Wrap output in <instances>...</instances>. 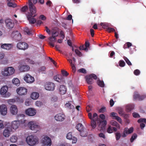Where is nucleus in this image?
Segmentation results:
<instances>
[{
  "label": "nucleus",
  "mask_w": 146,
  "mask_h": 146,
  "mask_svg": "<svg viewBox=\"0 0 146 146\" xmlns=\"http://www.w3.org/2000/svg\"><path fill=\"white\" fill-rule=\"evenodd\" d=\"M88 118L91 119V125L92 128H95L96 126V121L98 119V114L96 113L93 114L92 116V114L91 113H88Z\"/></svg>",
  "instance_id": "obj_1"
},
{
  "label": "nucleus",
  "mask_w": 146,
  "mask_h": 146,
  "mask_svg": "<svg viewBox=\"0 0 146 146\" xmlns=\"http://www.w3.org/2000/svg\"><path fill=\"white\" fill-rule=\"evenodd\" d=\"M26 141L29 145L33 146L38 142V139L35 136L31 135L27 137Z\"/></svg>",
  "instance_id": "obj_2"
},
{
  "label": "nucleus",
  "mask_w": 146,
  "mask_h": 146,
  "mask_svg": "<svg viewBox=\"0 0 146 146\" xmlns=\"http://www.w3.org/2000/svg\"><path fill=\"white\" fill-rule=\"evenodd\" d=\"M28 125L30 129L35 131V132L38 131L40 129V126L34 121H31L29 122Z\"/></svg>",
  "instance_id": "obj_3"
},
{
  "label": "nucleus",
  "mask_w": 146,
  "mask_h": 146,
  "mask_svg": "<svg viewBox=\"0 0 146 146\" xmlns=\"http://www.w3.org/2000/svg\"><path fill=\"white\" fill-rule=\"evenodd\" d=\"M87 83L88 84H91L94 82L93 78L94 80L97 79L96 76L94 74H92L85 77Z\"/></svg>",
  "instance_id": "obj_4"
},
{
  "label": "nucleus",
  "mask_w": 146,
  "mask_h": 146,
  "mask_svg": "<svg viewBox=\"0 0 146 146\" xmlns=\"http://www.w3.org/2000/svg\"><path fill=\"white\" fill-rule=\"evenodd\" d=\"M17 47L19 49L25 50L28 48L29 45L25 42H21L17 44Z\"/></svg>",
  "instance_id": "obj_5"
},
{
  "label": "nucleus",
  "mask_w": 146,
  "mask_h": 146,
  "mask_svg": "<svg viewBox=\"0 0 146 146\" xmlns=\"http://www.w3.org/2000/svg\"><path fill=\"white\" fill-rule=\"evenodd\" d=\"M18 94L20 95H24L27 94V90L26 88L20 87L17 88L16 90Z\"/></svg>",
  "instance_id": "obj_6"
},
{
  "label": "nucleus",
  "mask_w": 146,
  "mask_h": 146,
  "mask_svg": "<svg viewBox=\"0 0 146 146\" xmlns=\"http://www.w3.org/2000/svg\"><path fill=\"white\" fill-rule=\"evenodd\" d=\"M42 143L44 145L50 146L51 145V139L47 136L44 137L42 139Z\"/></svg>",
  "instance_id": "obj_7"
},
{
  "label": "nucleus",
  "mask_w": 146,
  "mask_h": 146,
  "mask_svg": "<svg viewBox=\"0 0 146 146\" xmlns=\"http://www.w3.org/2000/svg\"><path fill=\"white\" fill-rule=\"evenodd\" d=\"M29 8L31 13L33 14L36 12V9L35 7L32 2V0H28Z\"/></svg>",
  "instance_id": "obj_8"
},
{
  "label": "nucleus",
  "mask_w": 146,
  "mask_h": 146,
  "mask_svg": "<svg viewBox=\"0 0 146 146\" xmlns=\"http://www.w3.org/2000/svg\"><path fill=\"white\" fill-rule=\"evenodd\" d=\"M6 25L8 29H12L14 26V23L11 19H7L5 21Z\"/></svg>",
  "instance_id": "obj_9"
},
{
  "label": "nucleus",
  "mask_w": 146,
  "mask_h": 146,
  "mask_svg": "<svg viewBox=\"0 0 146 146\" xmlns=\"http://www.w3.org/2000/svg\"><path fill=\"white\" fill-rule=\"evenodd\" d=\"M24 79L28 83H31L35 81L34 77L31 76L30 74H27L24 77Z\"/></svg>",
  "instance_id": "obj_10"
},
{
  "label": "nucleus",
  "mask_w": 146,
  "mask_h": 146,
  "mask_svg": "<svg viewBox=\"0 0 146 146\" xmlns=\"http://www.w3.org/2000/svg\"><path fill=\"white\" fill-rule=\"evenodd\" d=\"M26 114L30 116H34L36 113V110L33 108H29L25 111Z\"/></svg>",
  "instance_id": "obj_11"
},
{
  "label": "nucleus",
  "mask_w": 146,
  "mask_h": 146,
  "mask_svg": "<svg viewBox=\"0 0 146 146\" xmlns=\"http://www.w3.org/2000/svg\"><path fill=\"white\" fill-rule=\"evenodd\" d=\"M106 124L107 121L106 120L100 121L99 122L97 123V125L98 126V129L100 131L104 129Z\"/></svg>",
  "instance_id": "obj_12"
},
{
  "label": "nucleus",
  "mask_w": 146,
  "mask_h": 146,
  "mask_svg": "<svg viewBox=\"0 0 146 146\" xmlns=\"http://www.w3.org/2000/svg\"><path fill=\"white\" fill-rule=\"evenodd\" d=\"M55 84L53 83L49 82L47 83L45 86V88L46 90L53 91L54 90Z\"/></svg>",
  "instance_id": "obj_13"
},
{
  "label": "nucleus",
  "mask_w": 146,
  "mask_h": 146,
  "mask_svg": "<svg viewBox=\"0 0 146 146\" xmlns=\"http://www.w3.org/2000/svg\"><path fill=\"white\" fill-rule=\"evenodd\" d=\"M110 116L112 117L113 119H116L120 123H121L122 120L117 115V114L116 113L114 112L111 113H110Z\"/></svg>",
  "instance_id": "obj_14"
},
{
  "label": "nucleus",
  "mask_w": 146,
  "mask_h": 146,
  "mask_svg": "<svg viewBox=\"0 0 146 146\" xmlns=\"http://www.w3.org/2000/svg\"><path fill=\"white\" fill-rule=\"evenodd\" d=\"M1 48H2L9 50L11 49L13 47V44H2L1 43Z\"/></svg>",
  "instance_id": "obj_15"
},
{
  "label": "nucleus",
  "mask_w": 146,
  "mask_h": 146,
  "mask_svg": "<svg viewBox=\"0 0 146 146\" xmlns=\"http://www.w3.org/2000/svg\"><path fill=\"white\" fill-rule=\"evenodd\" d=\"M65 116L64 114L62 113H58L55 116V119L56 121H62L65 119Z\"/></svg>",
  "instance_id": "obj_16"
},
{
  "label": "nucleus",
  "mask_w": 146,
  "mask_h": 146,
  "mask_svg": "<svg viewBox=\"0 0 146 146\" xmlns=\"http://www.w3.org/2000/svg\"><path fill=\"white\" fill-rule=\"evenodd\" d=\"M30 11V12L29 13V15L27 16L28 19L29 21V22L31 24H33L36 22V20L35 18H31V17H32V15L36 13L32 14L31 13V11Z\"/></svg>",
  "instance_id": "obj_17"
},
{
  "label": "nucleus",
  "mask_w": 146,
  "mask_h": 146,
  "mask_svg": "<svg viewBox=\"0 0 146 146\" xmlns=\"http://www.w3.org/2000/svg\"><path fill=\"white\" fill-rule=\"evenodd\" d=\"M18 110L17 106L15 105H12L10 108L11 113L13 115H15L17 113Z\"/></svg>",
  "instance_id": "obj_18"
},
{
  "label": "nucleus",
  "mask_w": 146,
  "mask_h": 146,
  "mask_svg": "<svg viewBox=\"0 0 146 146\" xmlns=\"http://www.w3.org/2000/svg\"><path fill=\"white\" fill-rule=\"evenodd\" d=\"M20 71L24 72L28 71L30 68L29 66L27 65H21L19 67Z\"/></svg>",
  "instance_id": "obj_19"
},
{
  "label": "nucleus",
  "mask_w": 146,
  "mask_h": 146,
  "mask_svg": "<svg viewBox=\"0 0 146 146\" xmlns=\"http://www.w3.org/2000/svg\"><path fill=\"white\" fill-rule=\"evenodd\" d=\"M59 91L60 94H65L66 92V86L64 85H61L59 88Z\"/></svg>",
  "instance_id": "obj_20"
},
{
  "label": "nucleus",
  "mask_w": 146,
  "mask_h": 146,
  "mask_svg": "<svg viewBox=\"0 0 146 146\" xmlns=\"http://www.w3.org/2000/svg\"><path fill=\"white\" fill-rule=\"evenodd\" d=\"M20 123L19 121H14L12 123V128L14 129H17L20 125Z\"/></svg>",
  "instance_id": "obj_21"
},
{
  "label": "nucleus",
  "mask_w": 146,
  "mask_h": 146,
  "mask_svg": "<svg viewBox=\"0 0 146 146\" xmlns=\"http://www.w3.org/2000/svg\"><path fill=\"white\" fill-rule=\"evenodd\" d=\"M0 107V111L1 115H4L7 113V108L5 105H2Z\"/></svg>",
  "instance_id": "obj_22"
},
{
  "label": "nucleus",
  "mask_w": 146,
  "mask_h": 146,
  "mask_svg": "<svg viewBox=\"0 0 146 146\" xmlns=\"http://www.w3.org/2000/svg\"><path fill=\"white\" fill-rule=\"evenodd\" d=\"M54 80L59 82H61L64 80L62 76L61 75H57L54 77Z\"/></svg>",
  "instance_id": "obj_23"
},
{
  "label": "nucleus",
  "mask_w": 146,
  "mask_h": 146,
  "mask_svg": "<svg viewBox=\"0 0 146 146\" xmlns=\"http://www.w3.org/2000/svg\"><path fill=\"white\" fill-rule=\"evenodd\" d=\"M11 131V129L9 128L5 129L3 132V135L5 137H9L10 135V132Z\"/></svg>",
  "instance_id": "obj_24"
},
{
  "label": "nucleus",
  "mask_w": 146,
  "mask_h": 146,
  "mask_svg": "<svg viewBox=\"0 0 146 146\" xmlns=\"http://www.w3.org/2000/svg\"><path fill=\"white\" fill-rule=\"evenodd\" d=\"M8 87L7 86H3L1 88L0 92L1 94L4 95L7 92Z\"/></svg>",
  "instance_id": "obj_25"
},
{
  "label": "nucleus",
  "mask_w": 146,
  "mask_h": 146,
  "mask_svg": "<svg viewBox=\"0 0 146 146\" xmlns=\"http://www.w3.org/2000/svg\"><path fill=\"white\" fill-rule=\"evenodd\" d=\"M7 5L9 7L13 8H15L17 6V5L15 3V0L7 2Z\"/></svg>",
  "instance_id": "obj_26"
},
{
  "label": "nucleus",
  "mask_w": 146,
  "mask_h": 146,
  "mask_svg": "<svg viewBox=\"0 0 146 146\" xmlns=\"http://www.w3.org/2000/svg\"><path fill=\"white\" fill-rule=\"evenodd\" d=\"M39 96V94L36 92H33L31 94V97L33 100L37 99Z\"/></svg>",
  "instance_id": "obj_27"
},
{
  "label": "nucleus",
  "mask_w": 146,
  "mask_h": 146,
  "mask_svg": "<svg viewBox=\"0 0 146 146\" xmlns=\"http://www.w3.org/2000/svg\"><path fill=\"white\" fill-rule=\"evenodd\" d=\"M2 74L4 76H9L8 67L5 68L2 71Z\"/></svg>",
  "instance_id": "obj_28"
},
{
  "label": "nucleus",
  "mask_w": 146,
  "mask_h": 146,
  "mask_svg": "<svg viewBox=\"0 0 146 146\" xmlns=\"http://www.w3.org/2000/svg\"><path fill=\"white\" fill-rule=\"evenodd\" d=\"M111 125L115 126L117 128L119 129L120 128V126L117 122L114 120H112L111 122Z\"/></svg>",
  "instance_id": "obj_29"
},
{
  "label": "nucleus",
  "mask_w": 146,
  "mask_h": 146,
  "mask_svg": "<svg viewBox=\"0 0 146 146\" xmlns=\"http://www.w3.org/2000/svg\"><path fill=\"white\" fill-rule=\"evenodd\" d=\"M12 82L13 84L17 86H19L20 83L19 80L17 78H15L13 79Z\"/></svg>",
  "instance_id": "obj_30"
},
{
  "label": "nucleus",
  "mask_w": 146,
  "mask_h": 146,
  "mask_svg": "<svg viewBox=\"0 0 146 146\" xmlns=\"http://www.w3.org/2000/svg\"><path fill=\"white\" fill-rule=\"evenodd\" d=\"M46 68L44 66H42L40 67L38 69V71L39 72H41L42 73H45L46 70Z\"/></svg>",
  "instance_id": "obj_31"
},
{
  "label": "nucleus",
  "mask_w": 146,
  "mask_h": 146,
  "mask_svg": "<svg viewBox=\"0 0 146 146\" xmlns=\"http://www.w3.org/2000/svg\"><path fill=\"white\" fill-rule=\"evenodd\" d=\"M140 94L137 92H135L133 95V99L134 100H139Z\"/></svg>",
  "instance_id": "obj_32"
},
{
  "label": "nucleus",
  "mask_w": 146,
  "mask_h": 146,
  "mask_svg": "<svg viewBox=\"0 0 146 146\" xmlns=\"http://www.w3.org/2000/svg\"><path fill=\"white\" fill-rule=\"evenodd\" d=\"M97 84L99 86L102 88H104V87L105 84L103 81H101L100 80H98L97 81Z\"/></svg>",
  "instance_id": "obj_33"
},
{
  "label": "nucleus",
  "mask_w": 146,
  "mask_h": 146,
  "mask_svg": "<svg viewBox=\"0 0 146 146\" xmlns=\"http://www.w3.org/2000/svg\"><path fill=\"white\" fill-rule=\"evenodd\" d=\"M76 128L79 131H81L83 129V126L81 123L78 124L76 126Z\"/></svg>",
  "instance_id": "obj_34"
},
{
  "label": "nucleus",
  "mask_w": 146,
  "mask_h": 146,
  "mask_svg": "<svg viewBox=\"0 0 146 146\" xmlns=\"http://www.w3.org/2000/svg\"><path fill=\"white\" fill-rule=\"evenodd\" d=\"M8 71L9 73V76L13 74L15 72V70L13 67H8Z\"/></svg>",
  "instance_id": "obj_35"
},
{
  "label": "nucleus",
  "mask_w": 146,
  "mask_h": 146,
  "mask_svg": "<svg viewBox=\"0 0 146 146\" xmlns=\"http://www.w3.org/2000/svg\"><path fill=\"white\" fill-rule=\"evenodd\" d=\"M66 107L71 109H72L74 108V106L71 104L70 102H69L68 103L65 104Z\"/></svg>",
  "instance_id": "obj_36"
},
{
  "label": "nucleus",
  "mask_w": 146,
  "mask_h": 146,
  "mask_svg": "<svg viewBox=\"0 0 146 146\" xmlns=\"http://www.w3.org/2000/svg\"><path fill=\"white\" fill-rule=\"evenodd\" d=\"M80 135L83 137H86L87 136L88 133L86 131H85L83 129L81 131H80Z\"/></svg>",
  "instance_id": "obj_37"
},
{
  "label": "nucleus",
  "mask_w": 146,
  "mask_h": 146,
  "mask_svg": "<svg viewBox=\"0 0 146 146\" xmlns=\"http://www.w3.org/2000/svg\"><path fill=\"white\" fill-rule=\"evenodd\" d=\"M17 138L16 136H12L10 139V141L12 143L16 142L17 140Z\"/></svg>",
  "instance_id": "obj_38"
},
{
  "label": "nucleus",
  "mask_w": 146,
  "mask_h": 146,
  "mask_svg": "<svg viewBox=\"0 0 146 146\" xmlns=\"http://www.w3.org/2000/svg\"><path fill=\"white\" fill-rule=\"evenodd\" d=\"M128 134V128H125L124 129L123 133L122 135L121 136L123 137H125Z\"/></svg>",
  "instance_id": "obj_39"
},
{
  "label": "nucleus",
  "mask_w": 146,
  "mask_h": 146,
  "mask_svg": "<svg viewBox=\"0 0 146 146\" xmlns=\"http://www.w3.org/2000/svg\"><path fill=\"white\" fill-rule=\"evenodd\" d=\"M118 110L119 113L120 115H123L125 114L123 111V108L119 107L118 109Z\"/></svg>",
  "instance_id": "obj_40"
},
{
  "label": "nucleus",
  "mask_w": 146,
  "mask_h": 146,
  "mask_svg": "<svg viewBox=\"0 0 146 146\" xmlns=\"http://www.w3.org/2000/svg\"><path fill=\"white\" fill-rule=\"evenodd\" d=\"M137 137V135L136 134L134 133L132 135L131 138L130 139V141L131 142H133L134 140L136 139Z\"/></svg>",
  "instance_id": "obj_41"
},
{
  "label": "nucleus",
  "mask_w": 146,
  "mask_h": 146,
  "mask_svg": "<svg viewBox=\"0 0 146 146\" xmlns=\"http://www.w3.org/2000/svg\"><path fill=\"white\" fill-rule=\"evenodd\" d=\"M118 63L119 66L121 67H124L125 64V62L122 60H120L119 61Z\"/></svg>",
  "instance_id": "obj_42"
},
{
  "label": "nucleus",
  "mask_w": 146,
  "mask_h": 146,
  "mask_svg": "<svg viewBox=\"0 0 146 146\" xmlns=\"http://www.w3.org/2000/svg\"><path fill=\"white\" fill-rule=\"evenodd\" d=\"M26 60L27 62L31 64H35L34 61L30 59L29 58H27L26 59Z\"/></svg>",
  "instance_id": "obj_43"
},
{
  "label": "nucleus",
  "mask_w": 146,
  "mask_h": 146,
  "mask_svg": "<svg viewBox=\"0 0 146 146\" xmlns=\"http://www.w3.org/2000/svg\"><path fill=\"white\" fill-rule=\"evenodd\" d=\"M73 137L72 136V133L71 132L68 133L66 136L67 138L69 140H71L72 139V137Z\"/></svg>",
  "instance_id": "obj_44"
},
{
  "label": "nucleus",
  "mask_w": 146,
  "mask_h": 146,
  "mask_svg": "<svg viewBox=\"0 0 146 146\" xmlns=\"http://www.w3.org/2000/svg\"><path fill=\"white\" fill-rule=\"evenodd\" d=\"M137 122L139 123L143 122L146 123V119L144 118H140L138 120Z\"/></svg>",
  "instance_id": "obj_45"
},
{
  "label": "nucleus",
  "mask_w": 146,
  "mask_h": 146,
  "mask_svg": "<svg viewBox=\"0 0 146 146\" xmlns=\"http://www.w3.org/2000/svg\"><path fill=\"white\" fill-rule=\"evenodd\" d=\"M107 132L110 133H112L113 132L112 131V127L110 125L108 126V128L107 129Z\"/></svg>",
  "instance_id": "obj_46"
},
{
  "label": "nucleus",
  "mask_w": 146,
  "mask_h": 146,
  "mask_svg": "<svg viewBox=\"0 0 146 146\" xmlns=\"http://www.w3.org/2000/svg\"><path fill=\"white\" fill-rule=\"evenodd\" d=\"M52 36L56 37L58 35V33L57 31H53L51 32Z\"/></svg>",
  "instance_id": "obj_47"
},
{
  "label": "nucleus",
  "mask_w": 146,
  "mask_h": 146,
  "mask_svg": "<svg viewBox=\"0 0 146 146\" xmlns=\"http://www.w3.org/2000/svg\"><path fill=\"white\" fill-rule=\"evenodd\" d=\"M132 115L133 117L134 118H140V116L139 114L135 112L133 113Z\"/></svg>",
  "instance_id": "obj_48"
},
{
  "label": "nucleus",
  "mask_w": 146,
  "mask_h": 146,
  "mask_svg": "<svg viewBox=\"0 0 146 146\" xmlns=\"http://www.w3.org/2000/svg\"><path fill=\"white\" fill-rule=\"evenodd\" d=\"M35 104L36 106L40 107L42 105V103L40 101H37L36 102Z\"/></svg>",
  "instance_id": "obj_49"
},
{
  "label": "nucleus",
  "mask_w": 146,
  "mask_h": 146,
  "mask_svg": "<svg viewBox=\"0 0 146 146\" xmlns=\"http://www.w3.org/2000/svg\"><path fill=\"white\" fill-rule=\"evenodd\" d=\"M121 137V134L120 133H115V138L117 140H119Z\"/></svg>",
  "instance_id": "obj_50"
},
{
  "label": "nucleus",
  "mask_w": 146,
  "mask_h": 146,
  "mask_svg": "<svg viewBox=\"0 0 146 146\" xmlns=\"http://www.w3.org/2000/svg\"><path fill=\"white\" fill-rule=\"evenodd\" d=\"M28 9V7L27 6H25L21 8V10L22 12H25Z\"/></svg>",
  "instance_id": "obj_51"
},
{
  "label": "nucleus",
  "mask_w": 146,
  "mask_h": 146,
  "mask_svg": "<svg viewBox=\"0 0 146 146\" xmlns=\"http://www.w3.org/2000/svg\"><path fill=\"white\" fill-rule=\"evenodd\" d=\"M134 108V106L132 104H128V111L133 110Z\"/></svg>",
  "instance_id": "obj_52"
},
{
  "label": "nucleus",
  "mask_w": 146,
  "mask_h": 146,
  "mask_svg": "<svg viewBox=\"0 0 146 146\" xmlns=\"http://www.w3.org/2000/svg\"><path fill=\"white\" fill-rule=\"evenodd\" d=\"M61 73L62 75L65 76H67L68 75V73L66 71L64 70H63L61 71Z\"/></svg>",
  "instance_id": "obj_53"
},
{
  "label": "nucleus",
  "mask_w": 146,
  "mask_h": 146,
  "mask_svg": "<svg viewBox=\"0 0 146 146\" xmlns=\"http://www.w3.org/2000/svg\"><path fill=\"white\" fill-rule=\"evenodd\" d=\"M24 31L28 35H29L31 34V31L27 28H25V29Z\"/></svg>",
  "instance_id": "obj_54"
},
{
  "label": "nucleus",
  "mask_w": 146,
  "mask_h": 146,
  "mask_svg": "<svg viewBox=\"0 0 146 146\" xmlns=\"http://www.w3.org/2000/svg\"><path fill=\"white\" fill-rule=\"evenodd\" d=\"M106 111V108L105 107H103L99 110V113H104Z\"/></svg>",
  "instance_id": "obj_55"
},
{
  "label": "nucleus",
  "mask_w": 146,
  "mask_h": 146,
  "mask_svg": "<svg viewBox=\"0 0 146 146\" xmlns=\"http://www.w3.org/2000/svg\"><path fill=\"white\" fill-rule=\"evenodd\" d=\"M133 73L135 75L138 76L140 74V72L139 70L136 69L134 71Z\"/></svg>",
  "instance_id": "obj_56"
},
{
  "label": "nucleus",
  "mask_w": 146,
  "mask_h": 146,
  "mask_svg": "<svg viewBox=\"0 0 146 146\" xmlns=\"http://www.w3.org/2000/svg\"><path fill=\"white\" fill-rule=\"evenodd\" d=\"M106 31L109 33H110L111 32H115V29H114L113 28L109 27L107 29V30H106Z\"/></svg>",
  "instance_id": "obj_57"
},
{
  "label": "nucleus",
  "mask_w": 146,
  "mask_h": 146,
  "mask_svg": "<svg viewBox=\"0 0 146 146\" xmlns=\"http://www.w3.org/2000/svg\"><path fill=\"white\" fill-rule=\"evenodd\" d=\"M75 52L76 54L78 56H82V54L81 52H80L77 49H75Z\"/></svg>",
  "instance_id": "obj_58"
},
{
  "label": "nucleus",
  "mask_w": 146,
  "mask_h": 146,
  "mask_svg": "<svg viewBox=\"0 0 146 146\" xmlns=\"http://www.w3.org/2000/svg\"><path fill=\"white\" fill-rule=\"evenodd\" d=\"M48 39L50 41H51L52 42L54 41L56 39L55 37H53L52 36L50 37Z\"/></svg>",
  "instance_id": "obj_59"
},
{
  "label": "nucleus",
  "mask_w": 146,
  "mask_h": 146,
  "mask_svg": "<svg viewBox=\"0 0 146 146\" xmlns=\"http://www.w3.org/2000/svg\"><path fill=\"white\" fill-rule=\"evenodd\" d=\"M109 27L108 24L107 23H104L102 27L104 29H106L107 30Z\"/></svg>",
  "instance_id": "obj_60"
},
{
  "label": "nucleus",
  "mask_w": 146,
  "mask_h": 146,
  "mask_svg": "<svg viewBox=\"0 0 146 146\" xmlns=\"http://www.w3.org/2000/svg\"><path fill=\"white\" fill-rule=\"evenodd\" d=\"M79 72L82 73L84 74H86V70L84 68H82L79 69Z\"/></svg>",
  "instance_id": "obj_61"
},
{
  "label": "nucleus",
  "mask_w": 146,
  "mask_h": 146,
  "mask_svg": "<svg viewBox=\"0 0 146 146\" xmlns=\"http://www.w3.org/2000/svg\"><path fill=\"white\" fill-rule=\"evenodd\" d=\"M60 35L61 37L62 38V39L64 38L65 37V35L64 34V32L62 31H61L60 33Z\"/></svg>",
  "instance_id": "obj_62"
},
{
  "label": "nucleus",
  "mask_w": 146,
  "mask_h": 146,
  "mask_svg": "<svg viewBox=\"0 0 146 146\" xmlns=\"http://www.w3.org/2000/svg\"><path fill=\"white\" fill-rule=\"evenodd\" d=\"M133 127H131L128 129V134H130L133 132Z\"/></svg>",
  "instance_id": "obj_63"
},
{
  "label": "nucleus",
  "mask_w": 146,
  "mask_h": 146,
  "mask_svg": "<svg viewBox=\"0 0 146 146\" xmlns=\"http://www.w3.org/2000/svg\"><path fill=\"white\" fill-rule=\"evenodd\" d=\"M92 110V109L90 106H88L86 108V110L87 112H89Z\"/></svg>",
  "instance_id": "obj_64"
}]
</instances>
